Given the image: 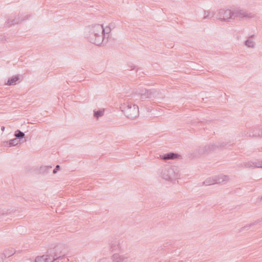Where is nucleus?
Listing matches in <instances>:
<instances>
[{"mask_svg": "<svg viewBox=\"0 0 262 262\" xmlns=\"http://www.w3.org/2000/svg\"><path fill=\"white\" fill-rule=\"evenodd\" d=\"M217 18L222 21H229L236 17L241 18H251L254 17V14L249 13L246 11L236 9L231 11L229 9H221L217 14Z\"/></svg>", "mask_w": 262, "mask_h": 262, "instance_id": "obj_1", "label": "nucleus"}, {"mask_svg": "<svg viewBox=\"0 0 262 262\" xmlns=\"http://www.w3.org/2000/svg\"><path fill=\"white\" fill-rule=\"evenodd\" d=\"M121 108L124 115L129 119H135L139 115V107L136 104L127 102L122 104Z\"/></svg>", "mask_w": 262, "mask_h": 262, "instance_id": "obj_2", "label": "nucleus"}, {"mask_svg": "<svg viewBox=\"0 0 262 262\" xmlns=\"http://www.w3.org/2000/svg\"><path fill=\"white\" fill-rule=\"evenodd\" d=\"M178 174L177 168L175 166L170 165H166L161 167V177L168 181H171L176 178Z\"/></svg>", "mask_w": 262, "mask_h": 262, "instance_id": "obj_3", "label": "nucleus"}, {"mask_svg": "<svg viewBox=\"0 0 262 262\" xmlns=\"http://www.w3.org/2000/svg\"><path fill=\"white\" fill-rule=\"evenodd\" d=\"M87 30L88 32L86 34V37L87 38L91 39L93 41H95V39L93 38V34L95 33L97 34V33L104 34L105 32L103 25L100 24H95L92 26H89Z\"/></svg>", "mask_w": 262, "mask_h": 262, "instance_id": "obj_4", "label": "nucleus"}, {"mask_svg": "<svg viewBox=\"0 0 262 262\" xmlns=\"http://www.w3.org/2000/svg\"><path fill=\"white\" fill-rule=\"evenodd\" d=\"M138 94L140 95L142 99L155 98L159 95V92L156 89H147L146 88L139 89Z\"/></svg>", "mask_w": 262, "mask_h": 262, "instance_id": "obj_5", "label": "nucleus"}, {"mask_svg": "<svg viewBox=\"0 0 262 262\" xmlns=\"http://www.w3.org/2000/svg\"><path fill=\"white\" fill-rule=\"evenodd\" d=\"M217 149L216 143L206 145L204 147H200L198 149V154L209 153Z\"/></svg>", "mask_w": 262, "mask_h": 262, "instance_id": "obj_6", "label": "nucleus"}, {"mask_svg": "<svg viewBox=\"0 0 262 262\" xmlns=\"http://www.w3.org/2000/svg\"><path fill=\"white\" fill-rule=\"evenodd\" d=\"M28 16L26 15L24 17H21V16H17L15 18H13L11 17H9L8 18L7 21L6 23V26L8 27L12 26L15 24H18L19 22H21L23 20H25L28 19Z\"/></svg>", "mask_w": 262, "mask_h": 262, "instance_id": "obj_7", "label": "nucleus"}, {"mask_svg": "<svg viewBox=\"0 0 262 262\" xmlns=\"http://www.w3.org/2000/svg\"><path fill=\"white\" fill-rule=\"evenodd\" d=\"M45 256L51 262H54L57 259H59L61 256L56 254V249H54V247L49 249Z\"/></svg>", "mask_w": 262, "mask_h": 262, "instance_id": "obj_8", "label": "nucleus"}, {"mask_svg": "<svg viewBox=\"0 0 262 262\" xmlns=\"http://www.w3.org/2000/svg\"><path fill=\"white\" fill-rule=\"evenodd\" d=\"M93 35V38L95 39V41H93L91 39L87 38L90 42L97 46H100L105 41V36H104V34L97 33Z\"/></svg>", "mask_w": 262, "mask_h": 262, "instance_id": "obj_9", "label": "nucleus"}, {"mask_svg": "<svg viewBox=\"0 0 262 262\" xmlns=\"http://www.w3.org/2000/svg\"><path fill=\"white\" fill-rule=\"evenodd\" d=\"M249 137L262 138V128L259 127H254L252 130H250Z\"/></svg>", "mask_w": 262, "mask_h": 262, "instance_id": "obj_10", "label": "nucleus"}, {"mask_svg": "<svg viewBox=\"0 0 262 262\" xmlns=\"http://www.w3.org/2000/svg\"><path fill=\"white\" fill-rule=\"evenodd\" d=\"M229 177L226 175H218L214 176V180L215 184H221L229 180Z\"/></svg>", "mask_w": 262, "mask_h": 262, "instance_id": "obj_11", "label": "nucleus"}, {"mask_svg": "<svg viewBox=\"0 0 262 262\" xmlns=\"http://www.w3.org/2000/svg\"><path fill=\"white\" fill-rule=\"evenodd\" d=\"M180 156L174 152H170L161 156L162 159H176L179 158Z\"/></svg>", "mask_w": 262, "mask_h": 262, "instance_id": "obj_12", "label": "nucleus"}, {"mask_svg": "<svg viewBox=\"0 0 262 262\" xmlns=\"http://www.w3.org/2000/svg\"><path fill=\"white\" fill-rule=\"evenodd\" d=\"M54 249H56V254L61 256L59 259H62L66 255L65 252L63 251V245H57L54 246Z\"/></svg>", "mask_w": 262, "mask_h": 262, "instance_id": "obj_13", "label": "nucleus"}, {"mask_svg": "<svg viewBox=\"0 0 262 262\" xmlns=\"http://www.w3.org/2000/svg\"><path fill=\"white\" fill-rule=\"evenodd\" d=\"M230 142H216V147L217 149H223L227 148L230 147H232L233 146V144H229Z\"/></svg>", "mask_w": 262, "mask_h": 262, "instance_id": "obj_14", "label": "nucleus"}, {"mask_svg": "<svg viewBox=\"0 0 262 262\" xmlns=\"http://www.w3.org/2000/svg\"><path fill=\"white\" fill-rule=\"evenodd\" d=\"M19 79V75L13 76L9 78L6 84L7 85H12L16 84V82Z\"/></svg>", "mask_w": 262, "mask_h": 262, "instance_id": "obj_15", "label": "nucleus"}, {"mask_svg": "<svg viewBox=\"0 0 262 262\" xmlns=\"http://www.w3.org/2000/svg\"><path fill=\"white\" fill-rule=\"evenodd\" d=\"M245 166L247 167H261L262 168V161L255 162H248L245 164Z\"/></svg>", "mask_w": 262, "mask_h": 262, "instance_id": "obj_16", "label": "nucleus"}, {"mask_svg": "<svg viewBox=\"0 0 262 262\" xmlns=\"http://www.w3.org/2000/svg\"><path fill=\"white\" fill-rule=\"evenodd\" d=\"M254 37V35H251L249 38L245 40V45L249 48H254L255 47V42L251 40V39L253 38Z\"/></svg>", "mask_w": 262, "mask_h": 262, "instance_id": "obj_17", "label": "nucleus"}, {"mask_svg": "<svg viewBox=\"0 0 262 262\" xmlns=\"http://www.w3.org/2000/svg\"><path fill=\"white\" fill-rule=\"evenodd\" d=\"M51 166H41L39 169V172L41 174L48 173L52 169Z\"/></svg>", "mask_w": 262, "mask_h": 262, "instance_id": "obj_18", "label": "nucleus"}, {"mask_svg": "<svg viewBox=\"0 0 262 262\" xmlns=\"http://www.w3.org/2000/svg\"><path fill=\"white\" fill-rule=\"evenodd\" d=\"M25 133L19 129H17L14 133V136L19 141L25 138Z\"/></svg>", "mask_w": 262, "mask_h": 262, "instance_id": "obj_19", "label": "nucleus"}, {"mask_svg": "<svg viewBox=\"0 0 262 262\" xmlns=\"http://www.w3.org/2000/svg\"><path fill=\"white\" fill-rule=\"evenodd\" d=\"M19 140L17 139L14 138L6 142V145L8 147H12L17 145L19 143Z\"/></svg>", "mask_w": 262, "mask_h": 262, "instance_id": "obj_20", "label": "nucleus"}, {"mask_svg": "<svg viewBox=\"0 0 262 262\" xmlns=\"http://www.w3.org/2000/svg\"><path fill=\"white\" fill-rule=\"evenodd\" d=\"M15 252V250L13 248H10L6 250L4 252L3 254L5 256V258H7L13 255Z\"/></svg>", "mask_w": 262, "mask_h": 262, "instance_id": "obj_21", "label": "nucleus"}, {"mask_svg": "<svg viewBox=\"0 0 262 262\" xmlns=\"http://www.w3.org/2000/svg\"><path fill=\"white\" fill-rule=\"evenodd\" d=\"M215 184L214 180V177L212 178H209L207 179L205 181L202 183V185H205L206 186H209Z\"/></svg>", "mask_w": 262, "mask_h": 262, "instance_id": "obj_22", "label": "nucleus"}, {"mask_svg": "<svg viewBox=\"0 0 262 262\" xmlns=\"http://www.w3.org/2000/svg\"><path fill=\"white\" fill-rule=\"evenodd\" d=\"M34 262H51V261H49V260L48 259L45 255H43L40 256H37Z\"/></svg>", "mask_w": 262, "mask_h": 262, "instance_id": "obj_23", "label": "nucleus"}, {"mask_svg": "<svg viewBox=\"0 0 262 262\" xmlns=\"http://www.w3.org/2000/svg\"><path fill=\"white\" fill-rule=\"evenodd\" d=\"M104 114V111L101 110H94V117L95 118L98 119L99 117L102 116Z\"/></svg>", "mask_w": 262, "mask_h": 262, "instance_id": "obj_24", "label": "nucleus"}, {"mask_svg": "<svg viewBox=\"0 0 262 262\" xmlns=\"http://www.w3.org/2000/svg\"><path fill=\"white\" fill-rule=\"evenodd\" d=\"M112 259L115 262H120V255L117 253L114 254L112 256Z\"/></svg>", "mask_w": 262, "mask_h": 262, "instance_id": "obj_25", "label": "nucleus"}, {"mask_svg": "<svg viewBox=\"0 0 262 262\" xmlns=\"http://www.w3.org/2000/svg\"><path fill=\"white\" fill-rule=\"evenodd\" d=\"M104 29L105 30V32L104 33V36H105V38L106 37V35L107 36L106 37V42L107 41V38L108 37V34L111 32V29L110 26H108V27H106L105 29L104 28Z\"/></svg>", "mask_w": 262, "mask_h": 262, "instance_id": "obj_26", "label": "nucleus"}, {"mask_svg": "<svg viewBox=\"0 0 262 262\" xmlns=\"http://www.w3.org/2000/svg\"><path fill=\"white\" fill-rule=\"evenodd\" d=\"M253 225H252L251 223L249 224H248L243 227H242L240 229H239V232H242V231H244L245 230H248L250 227H252Z\"/></svg>", "mask_w": 262, "mask_h": 262, "instance_id": "obj_27", "label": "nucleus"}, {"mask_svg": "<svg viewBox=\"0 0 262 262\" xmlns=\"http://www.w3.org/2000/svg\"><path fill=\"white\" fill-rule=\"evenodd\" d=\"M119 247V244H116L115 243H112L111 245L110 249L112 251H113L114 250H116L117 248Z\"/></svg>", "mask_w": 262, "mask_h": 262, "instance_id": "obj_28", "label": "nucleus"}, {"mask_svg": "<svg viewBox=\"0 0 262 262\" xmlns=\"http://www.w3.org/2000/svg\"><path fill=\"white\" fill-rule=\"evenodd\" d=\"M60 168V165H57L56 166L55 168L53 170V173L54 174L58 172V171L59 170Z\"/></svg>", "mask_w": 262, "mask_h": 262, "instance_id": "obj_29", "label": "nucleus"}, {"mask_svg": "<svg viewBox=\"0 0 262 262\" xmlns=\"http://www.w3.org/2000/svg\"><path fill=\"white\" fill-rule=\"evenodd\" d=\"M261 222H262V218L256 220V221H255L253 223H252L251 224L253 226H254V225H256Z\"/></svg>", "mask_w": 262, "mask_h": 262, "instance_id": "obj_30", "label": "nucleus"}, {"mask_svg": "<svg viewBox=\"0 0 262 262\" xmlns=\"http://www.w3.org/2000/svg\"><path fill=\"white\" fill-rule=\"evenodd\" d=\"M204 11V16L203 17V19H206V18H208L210 12L209 11H205V10Z\"/></svg>", "mask_w": 262, "mask_h": 262, "instance_id": "obj_31", "label": "nucleus"}, {"mask_svg": "<svg viewBox=\"0 0 262 262\" xmlns=\"http://www.w3.org/2000/svg\"><path fill=\"white\" fill-rule=\"evenodd\" d=\"M249 133L250 132H248L246 130L241 132V134L243 137H249Z\"/></svg>", "mask_w": 262, "mask_h": 262, "instance_id": "obj_32", "label": "nucleus"}, {"mask_svg": "<svg viewBox=\"0 0 262 262\" xmlns=\"http://www.w3.org/2000/svg\"><path fill=\"white\" fill-rule=\"evenodd\" d=\"M8 214V210H0V216Z\"/></svg>", "mask_w": 262, "mask_h": 262, "instance_id": "obj_33", "label": "nucleus"}, {"mask_svg": "<svg viewBox=\"0 0 262 262\" xmlns=\"http://www.w3.org/2000/svg\"><path fill=\"white\" fill-rule=\"evenodd\" d=\"M128 258V257H125V256H124L123 255H120V262H123L124 261H125V260H126Z\"/></svg>", "mask_w": 262, "mask_h": 262, "instance_id": "obj_34", "label": "nucleus"}, {"mask_svg": "<svg viewBox=\"0 0 262 262\" xmlns=\"http://www.w3.org/2000/svg\"><path fill=\"white\" fill-rule=\"evenodd\" d=\"M5 256L3 254H0V262H3L4 261V259H5Z\"/></svg>", "mask_w": 262, "mask_h": 262, "instance_id": "obj_35", "label": "nucleus"}, {"mask_svg": "<svg viewBox=\"0 0 262 262\" xmlns=\"http://www.w3.org/2000/svg\"><path fill=\"white\" fill-rule=\"evenodd\" d=\"M5 129V126H2L1 127V130H2L3 132H4V131Z\"/></svg>", "mask_w": 262, "mask_h": 262, "instance_id": "obj_36", "label": "nucleus"}, {"mask_svg": "<svg viewBox=\"0 0 262 262\" xmlns=\"http://www.w3.org/2000/svg\"><path fill=\"white\" fill-rule=\"evenodd\" d=\"M130 67H131V70H134L135 69L136 67L135 66H132Z\"/></svg>", "mask_w": 262, "mask_h": 262, "instance_id": "obj_37", "label": "nucleus"}, {"mask_svg": "<svg viewBox=\"0 0 262 262\" xmlns=\"http://www.w3.org/2000/svg\"><path fill=\"white\" fill-rule=\"evenodd\" d=\"M204 121H201V123H204Z\"/></svg>", "mask_w": 262, "mask_h": 262, "instance_id": "obj_38", "label": "nucleus"}, {"mask_svg": "<svg viewBox=\"0 0 262 262\" xmlns=\"http://www.w3.org/2000/svg\"><path fill=\"white\" fill-rule=\"evenodd\" d=\"M261 200L262 201V196H261Z\"/></svg>", "mask_w": 262, "mask_h": 262, "instance_id": "obj_39", "label": "nucleus"}]
</instances>
